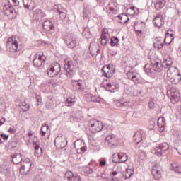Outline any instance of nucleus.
I'll list each match as a JSON object with an SVG mask.
<instances>
[{
    "label": "nucleus",
    "instance_id": "nucleus-22",
    "mask_svg": "<svg viewBox=\"0 0 181 181\" xmlns=\"http://www.w3.org/2000/svg\"><path fill=\"white\" fill-rule=\"evenodd\" d=\"M100 43L103 46H105L108 42H110V34L104 33L102 31V35L100 36Z\"/></svg>",
    "mask_w": 181,
    "mask_h": 181
},
{
    "label": "nucleus",
    "instance_id": "nucleus-29",
    "mask_svg": "<svg viewBox=\"0 0 181 181\" xmlns=\"http://www.w3.org/2000/svg\"><path fill=\"white\" fill-rule=\"evenodd\" d=\"M142 141V134L141 133V132H136L134 133V136H133V142L134 144H139V142Z\"/></svg>",
    "mask_w": 181,
    "mask_h": 181
},
{
    "label": "nucleus",
    "instance_id": "nucleus-39",
    "mask_svg": "<svg viewBox=\"0 0 181 181\" xmlns=\"http://www.w3.org/2000/svg\"><path fill=\"white\" fill-rule=\"evenodd\" d=\"M21 108L24 112L26 111H29V109L30 108V106L26 103V101H23L21 103Z\"/></svg>",
    "mask_w": 181,
    "mask_h": 181
},
{
    "label": "nucleus",
    "instance_id": "nucleus-21",
    "mask_svg": "<svg viewBox=\"0 0 181 181\" xmlns=\"http://www.w3.org/2000/svg\"><path fill=\"white\" fill-rule=\"evenodd\" d=\"M153 23L156 28H162L165 24V21H163V18L160 16H157L153 19Z\"/></svg>",
    "mask_w": 181,
    "mask_h": 181
},
{
    "label": "nucleus",
    "instance_id": "nucleus-27",
    "mask_svg": "<svg viewBox=\"0 0 181 181\" xmlns=\"http://www.w3.org/2000/svg\"><path fill=\"white\" fill-rule=\"evenodd\" d=\"M170 170H173V172H175V173H177V175H180L181 173V165H178L176 163H172Z\"/></svg>",
    "mask_w": 181,
    "mask_h": 181
},
{
    "label": "nucleus",
    "instance_id": "nucleus-3",
    "mask_svg": "<svg viewBox=\"0 0 181 181\" xmlns=\"http://www.w3.org/2000/svg\"><path fill=\"white\" fill-rule=\"evenodd\" d=\"M22 8H13L9 5H5L3 8V12L4 15H6L10 19H13L16 18L18 15H22Z\"/></svg>",
    "mask_w": 181,
    "mask_h": 181
},
{
    "label": "nucleus",
    "instance_id": "nucleus-10",
    "mask_svg": "<svg viewBox=\"0 0 181 181\" xmlns=\"http://www.w3.org/2000/svg\"><path fill=\"white\" fill-rule=\"evenodd\" d=\"M32 165L33 163L30 160H27L26 162L21 165L20 173H22V175H28L32 169Z\"/></svg>",
    "mask_w": 181,
    "mask_h": 181
},
{
    "label": "nucleus",
    "instance_id": "nucleus-40",
    "mask_svg": "<svg viewBox=\"0 0 181 181\" xmlns=\"http://www.w3.org/2000/svg\"><path fill=\"white\" fill-rule=\"evenodd\" d=\"M83 172L85 175H91V173H93V168L86 166V167H83Z\"/></svg>",
    "mask_w": 181,
    "mask_h": 181
},
{
    "label": "nucleus",
    "instance_id": "nucleus-8",
    "mask_svg": "<svg viewBox=\"0 0 181 181\" xmlns=\"http://www.w3.org/2000/svg\"><path fill=\"white\" fill-rule=\"evenodd\" d=\"M63 40L68 49H74V47H76V44L77 42L76 41V37H74V35H68Z\"/></svg>",
    "mask_w": 181,
    "mask_h": 181
},
{
    "label": "nucleus",
    "instance_id": "nucleus-44",
    "mask_svg": "<svg viewBox=\"0 0 181 181\" xmlns=\"http://www.w3.org/2000/svg\"><path fill=\"white\" fill-rule=\"evenodd\" d=\"M34 16H37V18H42L43 16V12L40 9H36L34 11Z\"/></svg>",
    "mask_w": 181,
    "mask_h": 181
},
{
    "label": "nucleus",
    "instance_id": "nucleus-38",
    "mask_svg": "<svg viewBox=\"0 0 181 181\" xmlns=\"http://www.w3.org/2000/svg\"><path fill=\"white\" fill-rule=\"evenodd\" d=\"M36 54H37V59L42 62V63H45V62H46V56H45L43 52H37Z\"/></svg>",
    "mask_w": 181,
    "mask_h": 181
},
{
    "label": "nucleus",
    "instance_id": "nucleus-35",
    "mask_svg": "<svg viewBox=\"0 0 181 181\" xmlns=\"http://www.w3.org/2000/svg\"><path fill=\"white\" fill-rule=\"evenodd\" d=\"M119 163H124V162H127L128 160V156L125 153H119Z\"/></svg>",
    "mask_w": 181,
    "mask_h": 181
},
{
    "label": "nucleus",
    "instance_id": "nucleus-1",
    "mask_svg": "<svg viewBox=\"0 0 181 181\" xmlns=\"http://www.w3.org/2000/svg\"><path fill=\"white\" fill-rule=\"evenodd\" d=\"M151 59V66L154 71L160 73L163 69H168L169 66L173 64V61H172V57L169 54H165L163 56V63L159 59Z\"/></svg>",
    "mask_w": 181,
    "mask_h": 181
},
{
    "label": "nucleus",
    "instance_id": "nucleus-63",
    "mask_svg": "<svg viewBox=\"0 0 181 181\" xmlns=\"http://www.w3.org/2000/svg\"><path fill=\"white\" fill-rule=\"evenodd\" d=\"M13 6H18L19 5V1L18 0H12Z\"/></svg>",
    "mask_w": 181,
    "mask_h": 181
},
{
    "label": "nucleus",
    "instance_id": "nucleus-64",
    "mask_svg": "<svg viewBox=\"0 0 181 181\" xmlns=\"http://www.w3.org/2000/svg\"><path fill=\"white\" fill-rule=\"evenodd\" d=\"M136 34L141 37L142 36V30H136Z\"/></svg>",
    "mask_w": 181,
    "mask_h": 181
},
{
    "label": "nucleus",
    "instance_id": "nucleus-59",
    "mask_svg": "<svg viewBox=\"0 0 181 181\" xmlns=\"http://www.w3.org/2000/svg\"><path fill=\"white\" fill-rule=\"evenodd\" d=\"M156 42L163 43V39L162 37H158L155 38Z\"/></svg>",
    "mask_w": 181,
    "mask_h": 181
},
{
    "label": "nucleus",
    "instance_id": "nucleus-62",
    "mask_svg": "<svg viewBox=\"0 0 181 181\" xmlns=\"http://www.w3.org/2000/svg\"><path fill=\"white\" fill-rule=\"evenodd\" d=\"M174 136H175V138H177L179 140H180V132H177L174 133Z\"/></svg>",
    "mask_w": 181,
    "mask_h": 181
},
{
    "label": "nucleus",
    "instance_id": "nucleus-51",
    "mask_svg": "<svg viewBox=\"0 0 181 181\" xmlns=\"http://www.w3.org/2000/svg\"><path fill=\"white\" fill-rule=\"evenodd\" d=\"M39 150H35V152H34V155L35 156H37V158H40V155H42V153H43V149L40 148V151H41V153H39Z\"/></svg>",
    "mask_w": 181,
    "mask_h": 181
},
{
    "label": "nucleus",
    "instance_id": "nucleus-55",
    "mask_svg": "<svg viewBox=\"0 0 181 181\" xmlns=\"http://www.w3.org/2000/svg\"><path fill=\"white\" fill-rule=\"evenodd\" d=\"M128 105V102H118L117 103V106L118 107H127Z\"/></svg>",
    "mask_w": 181,
    "mask_h": 181
},
{
    "label": "nucleus",
    "instance_id": "nucleus-4",
    "mask_svg": "<svg viewBox=\"0 0 181 181\" xmlns=\"http://www.w3.org/2000/svg\"><path fill=\"white\" fill-rule=\"evenodd\" d=\"M60 70H62L60 64L56 63L47 69V74L49 77H51V78L56 77L57 74L60 73Z\"/></svg>",
    "mask_w": 181,
    "mask_h": 181
},
{
    "label": "nucleus",
    "instance_id": "nucleus-19",
    "mask_svg": "<svg viewBox=\"0 0 181 181\" xmlns=\"http://www.w3.org/2000/svg\"><path fill=\"white\" fill-rule=\"evenodd\" d=\"M24 8L28 11H33L35 9V1L33 0H23Z\"/></svg>",
    "mask_w": 181,
    "mask_h": 181
},
{
    "label": "nucleus",
    "instance_id": "nucleus-17",
    "mask_svg": "<svg viewBox=\"0 0 181 181\" xmlns=\"http://www.w3.org/2000/svg\"><path fill=\"white\" fill-rule=\"evenodd\" d=\"M73 62H71V59L69 58H66L65 59V64L64 66V69L65 71L69 74H71L73 73Z\"/></svg>",
    "mask_w": 181,
    "mask_h": 181
},
{
    "label": "nucleus",
    "instance_id": "nucleus-45",
    "mask_svg": "<svg viewBox=\"0 0 181 181\" xmlns=\"http://www.w3.org/2000/svg\"><path fill=\"white\" fill-rule=\"evenodd\" d=\"M153 47L158 49V50H160V49L163 47V42H155L153 44Z\"/></svg>",
    "mask_w": 181,
    "mask_h": 181
},
{
    "label": "nucleus",
    "instance_id": "nucleus-43",
    "mask_svg": "<svg viewBox=\"0 0 181 181\" xmlns=\"http://www.w3.org/2000/svg\"><path fill=\"white\" fill-rule=\"evenodd\" d=\"M18 146V141H11L8 143V148L11 149H15Z\"/></svg>",
    "mask_w": 181,
    "mask_h": 181
},
{
    "label": "nucleus",
    "instance_id": "nucleus-42",
    "mask_svg": "<svg viewBox=\"0 0 181 181\" xmlns=\"http://www.w3.org/2000/svg\"><path fill=\"white\" fill-rule=\"evenodd\" d=\"M89 98H90V101H92V103H101V98L100 97L90 95Z\"/></svg>",
    "mask_w": 181,
    "mask_h": 181
},
{
    "label": "nucleus",
    "instance_id": "nucleus-50",
    "mask_svg": "<svg viewBox=\"0 0 181 181\" xmlns=\"http://www.w3.org/2000/svg\"><path fill=\"white\" fill-rule=\"evenodd\" d=\"M74 173L73 172L71 171H68L66 173V178L68 179V180H70L73 176H74Z\"/></svg>",
    "mask_w": 181,
    "mask_h": 181
},
{
    "label": "nucleus",
    "instance_id": "nucleus-54",
    "mask_svg": "<svg viewBox=\"0 0 181 181\" xmlns=\"http://www.w3.org/2000/svg\"><path fill=\"white\" fill-rule=\"evenodd\" d=\"M117 177H112L110 181H119L122 179V176L116 175Z\"/></svg>",
    "mask_w": 181,
    "mask_h": 181
},
{
    "label": "nucleus",
    "instance_id": "nucleus-49",
    "mask_svg": "<svg viewBox=\"0 0 181 181\" xmlns=\"http://www.w3.org/2000/svg\"><path fill=\"white\" fill-rule=\"evenodd\" d=\"M116 158H118V159H119V153H115L112 156V162H114V163H117V160H115Z\"/></svg>",
    "mask_w": 181,
    "mask_h": 181
},
{
    "label": "nucleus",
    "instance_id": "nucleus-53",
    "mask_svg": "<svg viewBox=\"0 0 181 181\" xmlns=\"http://www.w3.org/2000/svg\"><path fill=\"white\" fill-rule=\"evenodd\" d=\"M33 145L34 146L35 151H39V148H40V146L37 144V142L33 141Z\"/></svg>",
    "mask_w": 181,
    "mask_h": 181
},
{
    "label": "nucleus",
    "instance_id": "nucleus-52",
    "mask_svg": "<svg viewBox=\"0 0 181 181\" xmlns=\"http://www.w3.org/2000/svg\"><path fill=\"white\" fill-rule=\"evenodd\" d=\"M148 107L151 108V110H153V108H155V102H153V100L149 101Z\"/></svg>",
    "mask_w": 181,
    "mask_h": 181
},
{
    "label": "nucleus",
    "instance_id": "nucleus-32",
    "mask_svg": "<svg viewBox=\"0 0 181 181\" xmlns=\"http://www.w3.org/2000/svg\"><path fill=\"white\" fill-rule=\"evenodd\" d=\"M111 67L110 66V65H107V66H104L102 68V71H103V76L104 77H111V76H112V74H110V70Z\"/></svg>",
    "mask_w": 181,
    "mask_h": 181
},
{
    "label": "nucleus",
    "instance_id": "nucleus-11",
    "mask_svg": "<svg viewBox=\"0 0 181 181\" xmlns=\"http://www.w3.org/2000/svg\"><path fill=\"white\" fill-rule=\"evenodd\" d=\"M54 12L59 13L61 19H65L66 18V9L60 4L54 6Z\"/></svg>",
    "mask_w": 181,
    "mask_h": 181
},
{
    "label": "nucleus",
    "instance_id": "nucleus-9",
    "mask_svg": "<svg viewBox=\"0 0 181 181\" xmlns=\"http://www.w3.org/2000/svg\"><path fill=\"white\" fill-rule=\"evenodd\" d=\"M167 95L170 97L171 100H173L174 103H179L181 100L180 93L176 90V88H171L168 90L167 91Z\"/></svg>",
    "mask_w": 181,
    "mask_h": 181
},
{
    "label": "nucleus",
    "instance_id": "nucleus-20",
    "mask_svg": "<svg viewBox=\"0 0 181 181\" xmlns=\"http://www.w3.org/2000/svg\"><path fill=\"white\" fill-rule=\"evenodd\" d=\"M122 167H121V165H118L113 168L112 172L110 173V176L112 177H115V176H122Z\"/></svg>",
    "mask_w": 181,
    "mask_h": 181
},
{
    "label": "nucleus",
    "instance_id": "nucleus-56",
    "mask_svg": "<svg viewBox=\"0 0 181 181\" xmlns=\"http://www.w3.org/2000/svg\"><path fill=\"white\" fill-rule=\"evenodd\" d=\"M35 98H36L37 102V105H40V103H42V98L40 97V95L36 94V95H35Z\"/></svg>",
    "mask_w": 181,
    "mask_h": 181
},
{
    "label": "nucleus",
    "instance_id": "nucleus-23",
    "mask_svg": "<svg viewBox=\"0 0 181 181\" xmlns=\"http://www.w3.org/2000/svg\"><path fill=\"white\" fill-rule=\"evenodd\" d=\"M81 33L85 39H91V37H93V35L90 32V28H88V27L83 28Z\"/></svg>",
    "mask_w": 181,
    "mask_h": 181
},
{
    "label": "nucleus",
    "instance_id": "nucleus-18",
    "mask_svg": "<svg viewBox=\"0 0 181 181\" xmlns=\"http://www.w3.org/2000/svg\"><path fill=\"white\" fill-rule=\"evenodd\" d=\"M73 83L76 91H78L79 93H83V91H84V85H83V81H74Z\"/></svg>",
    "mask_w": 181,
    "mask_h": 181
},
{
    "label": "nucleus",
    "instance_id": "nucleus-37",
    "mask_svg": "<svg viewBox=\"0 0 181 181\" xmlns=\"http://www.w3.org/2000/svg\"><path fill=\"white\" fill-rule=\"evenodd\" d=\"M49 131V126L46 124H43L40 129V134L42 136H45L46 135V132Z\"/></svg>",
    "mask_w": 181,
    "mask_h": 181
},
{
    "label": "nucleus",
    "instance_id": "nucleus-46",
    "mask_svg": "<svg viewBox=\"0 0 181 181\" xmlns=\"http://www.w3.org/2000/svg\"><path fill=\"white\" fill-rule=\"evenodd\" d=\"M70 181H81V177L77 174H74V176L69 180Z\"/></svg>",
    "mask_w": 181,
    "mask_h": 181
},
{
    "label": "nucleus",
    "instance_id": "nucleus-48",
    "mask_svg": "<svg viewBox=\"0 0 181 181\" xmlns=\"http://www.w3.org/2000/svg\"><path fill=\"white\" fill-rule=\"evenodd\" d=\"M107 165V160L105 158H102L99 160V166L103 168Z\"/></svg>",
    "mask_w": 181,
    "mask_h": 181
},
{
    "label": "nucleus",
    "instance_id": "nucleus-16",
    "mask_svg": "<svg viewBox=\"0 0 181 181\" xmlns=\"http://www.w3.org/2000/svg\"><path fill=\"white\" fill-rule=\"evenodd\" d=\"M168 69L167 70V77L168 79L173 76H176V74L180 73V71H179V69L175 66H170V65L169 66H168Z\"/></svg>",
    "mask_w": 181,
    "mask_h": 181
},
{
    "label": "nucleus",
    "instance_id": "nucleus-15",
    "mask_svg": "<svg viewBox=\"0 0 181 181\" xmlns=\"http://www.w3.org/2000/svg\"><path fill=\"white\" fill-rule=\"evenodd\" d=\"M127 78L129 80H132L135 84H141L142 83V80L141 78L135 74L134 72H129L127 74Z\"/></svg>",
    "mask_w": 181,
    "mask_h": 181
},
{
    "label": "nucleus",
    "instance_id": "nucleus-6",
    "mask_svg": "<svg viewBox=\"0 0 181 181\" xmlns=\"http://www.w3.org/2000/svg\"><path fill=\"white\" fill-rule=\"evenodd\" d=\"M90 127L89 129L92 134H95L97 132H100V131H102L103 122L100 121L92 119L90 120Z\"/></svg>",
    "mask_w": 181,
    "mask_h": 181
},
{
    "label": "nucleus",
    "instance_id": "nucleus-41",
    "mask_svg": "<svg viewBox=\"0 0 181 181\" xmlns=\"http://www.w3.org/2000/svg\"><path fill=\"white\" fill-rule=\"evenodd\" d=\"M172 40H173V38L169 37V34H165V37L163 39V43L165 45H170V43H172Z\"/></svg>",
    "mask_w": 181,
    "mask_h": 181
},
{
    "label": "nucleus",
    "instance_id": "nucleus-5",
    "mask_svg": "<svg viewBox=\"0 0 181 181\" xmlns=\"http://www.w3.org/2000/svg\"><path fill=\"white\" fill-rule=\"evenodd\" d=\"M105 145L110 149H114L117 146V136L115 134H109L105 139Z\"/></svg>",
    "mask_w": 181,
    "mask_h": 181
},
{
    "label": "nucleus",
    "instance_id": "nucleus-26",
    "mask_svg": "<svg viewBox=\"0 0 181 181\" xmlns=\"http://www.w3.org/2000/svg\"><path fill=\"white\" fill-rule=\"evenodd\" d=\"M168 80L172 83V84H179V82L181 81L180 72L173 76V77L168 78Z\"/></svg>",
    "mask_w": 181,
    "mask_h": 181
},
{
    "label": "nucleus",
    "instance_id": "nucleus-12",
    "mask_svg": "<svg viewBox=\"0 0 181 181\" xmlns=\"http://www.w3.org/2000/svg\"><path fill=\"white\" fill-rule=\"evenodd\" d=\"M42 28L45 30L53 33L54 32V25L50 20H46L42 23Z\"/></svg>",
    "mask_w": 181,
    "mask_h": 181
},
{
    "label": "nucleus",
    "instance_id": "nucleus-28",
    "mask_svg": "<svg viewBox=\"0 0 181 181\" xmlns=\"http://www.w3.org/2000/svg\"><path fill=\"white\" fill-rule=\"evenodd\" d=\"M144 71L146 74L148 75L150 77H152L153 76V68L152 65L147 64L144 66Z\"/></svg>",
    "mask_w": 181,
    "mask_h": 181
},
{
    "label": "nucleus",
    "instance_id": "nucleus-61",
    "mask_svg": "<svg viewBox=\"0 0 181 181\" xmlns=\"http://www.w3.org/2000/svg\"><path fill=\"white\" fill-rule=\"evenodd\" d=\"M74 60L77 63V64H78L79 63H81V61L80 60V59L77 58V57L74 56Z\"/></svg>",
    "mask_w": 181,
    "mask_h": 181
},
{
    "label": "nucleus",
    "instance_id": "nucleus-36",
    "mask_svg": "<svg viewBox=\"0 0 181 181\" xmlns=\"http://www.w3.org/2000/svg\"><path fill=\"white\" fill-rule=\"evenodd\" d=\"M33 63L34 67H42V65L43 64V62H42V61L37 59V54L35 55Z\"/></svg>",
    "mask_w": 181,
    "mask_h": 181
},
{
    "label": "nucleus",
    "instance_id": "nucleus-13",
    "mask_svg": "<svg viewBox=\"0 0 181 181\" xmlns=\"http://www.w3.org/2000/svg\"><path fill=\"white\" fill-rule=\"evenodd\" d=\"M134 173H135L134 167L132 166H128V168H127L125 169V171H123L122 174V177H124V179H129V177H131V176H133Z\"/></svg>",
    "mask_w": 181,
    "mask_h": 181
},
{
    "label": "nucleus",
    "instance_id": "nucleus-33",
    "mask_svg": "<svg viewBox=\"0 0 181 181\" xmlns=\"http://www.w3.org/2000/svg\"><path fill=\"white\" fill-rule=\"evenodd\" d=\"M110 45L112 47H119V39L115 36L112 37L110 39Z\"/></svg>",
    "mask_w": 181,
    "mask_h": 181
},
{
    "label": "nucleus",
    "instance_id": "nucleus-2",
    "mask_svg": "<svg viewBox=\"0 0 181 181\" xmlns=\"http://www.w3.org/2000/svg\"><path fill=\"white\" fill-rule=\"evenodd\" d=\"M19 42H21V40H19V38L16 37V36L9 37L6 45L7 51L10 52L11 53L19 52V50H21V45H19Z\"/></svg>",
    "mask_w": 181,
    "mask_h": 181
},
{
    "label": "nucleus",
    "instance_id": "nucleus-31",
    "mask_svg": "<svg viewBox=\"0 0 181 181\" xmlns=\"http://www.w3.org/2000/svg\"><path fill=\"white\" fill-rule=\"evenodd\" d=\"M151 175L155 180H159L162 175H160V171L159 170H156L155 168L151 170Z\"/></svg>",
    "mask_w": 181,
    "mask_h": 181
},
{
    "label": "nucleus",
    "instance_id": "nucleus-57",
    "mask_svg": "<svg viewBox=\"0 0 181 181\" xmlns=\"http://www.w3.org/2000/svg\"><path fill=\"white\" fill-rule=\"evenodd\" d=\"M66 103H68V105H67L68 107H71L73 104V99L71 98H68L66 99Z\"/></svg>",
    "mask_w": 181,
    "mask_h": 181
},
{
    "label": "nucleus",
    "instance_id": "nucleus-24",
    "mask_svg": "<svg viewBox=\"0 0 181 181\" xmlns=\"http://www.w3.org/2000/svg\"><path fill=\"white\" fill-rule=\"evenodd\" d=\"M12 162L14 165H19L22 162V155L16 153L11 156Z\"/></svg>",
    "mask_w": 181,
    "mask_h": 181
},
{
    "label": "nucleus",
    "instance_id": "nucleus-60",
    "mask_svg": "<svg viewBox=\"0 0 181 181\" xmlns=\"http://www.w3.org/2000/svg\"><path fill=\"white\" fill-rule=\"evenodd\" d=\"M8 132H10L11 134H15V132H16V129H15V127H10L8 129Z\"/></svg>",
    "mask_w": 181,
    "mask_h": 181
},
{
    "label": "nucleus",
    "instance_id": "nucleus-30",
    "mask_svg": "<svg viewBox=\"0 0 181 181\" xmlns=\"http://www.w3.org/2000/svg\"><path fill=\"white\" fill-rule=\"evenodd\" d=\"M117 18H119V23H121V25H125V23H127L128 21H129L128 16L124 13L118 15Z\"/></svg>",
    "mask_w": 181,
    "mask_h": 181
},
{
    "label": "nucleus",
    "instance_id": "nucleus-7",
    "mask_svg": "<svg viewBox=\"0 0 181 181\" xmlns=\"http://www.w3.org/2000/svg\"><path fill=\"white\" fill-rule=\"evenodd\" d=\"M169 144L167 142L161 143L155 148V153L158 156H163V153L168 151Z\"/></svg>",
    "mask_w": 181,
    "mask_h": 181
},
{
    "label": "nucleus",
    "instance_id": "nucleus-58",
    "mask_svg": "<svg viewBox=\"0 0 181 181\" xmlns=\"http://www.w3.org/2000/svg\"><path fill=\"white\" fill-rule=\"evenodd\" d=\"M1 138H2L4 141H8V139H9V135H6L5 134H1L0 135Z\"/></svg>",
    "mask_w": 181,
    "mask_h": 181
},
{
    "label": "nucleus",
    "instance_id": "nucleus-25",
    "mask_svg": "<svg viewBox=\"0 0 181 181\" xmlns=\"http://www.w3.org/2000/svg\"><path fill=\"white\" fill-rule=\"evenodd\" d=\"M158 127L160 128V131L163 132L165 130V127H166V119L163 117H159L158 119Z\"/></svg>",
    "mask_w": 181,
    "mask_h": 181
},
{
    "label": "nucleus",
    "instance_id": "nucleus-47",
    "mask_svg": "<svg viewBox=\"0 0 181 181\" xmlns=\"http://www.w3.org/2000/svg\"><path fill=\"white\" fill-rule=\"evenodd\" d=\"M59 146H60L61 149H63L64 148H66V146H67V139H65L62 140L59 143Z\"/></svg>",
    "mask_w": 181,
    "mask_h": 181
},
{
    "label": "nucleus",
    "instance_id": "nucleus-34",
    "mask_svg": "<svg viewBox=\"0 0 181 181\" xmlns=\"http://www.w3.org/2000/svg\"><path fill=\"white\" fill-rule=\"evenodd\" d=\"M166 4V0H163V1L160 0H158V1H156L154 3L155 8L156 9H162L165 7V4Z\"/></svg>",
    "mask_w": 181,
    "mask_h": 181
},
{
    "label": "nucleus",
    "instance_id": "nucleus-14",
    "mask_svg": "<svg viewBox=\"0 0 181 181\" xmlns=\"http://www.w3.org/2000/svg\"><path fill=\"white\" fill-rule=\"evenodd\" d=\"M105 88L107 91L114 93V90H118V88H119V84H118L117 82L107 83L106 86H105Z\"/></svg>",
    "mask_w": 181,
    "mask_h": 181
}]
</instances>
